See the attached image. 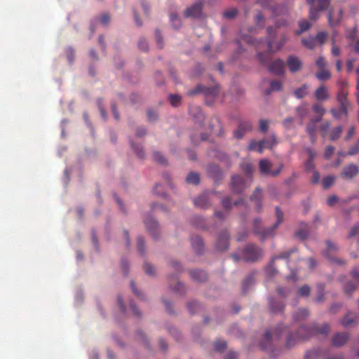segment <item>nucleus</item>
<instances>
[{
	"label": "nucleus",
	"mask_w": 359,
	"mask_h": 359,
	"mask_svg": "<svg viewBox=\"0 0 359 359\" xmlns=\"http://www.w3.org/2000/svg\"><path fill=\"white\" fill-rule=\"evenodd\" d=\"M329 332L330 327L328 324L326 323L321 325H302L294 334L289 330L287 326L278 325L274 330H266L264 332V337L260 341L259 345L263 350H272L280 337L283 335H287L285 346L290 348L299 341L306 340L317 334L327 335Z\"/></svg>",
	"instance_id": "1"
},
{
	"label": "nucleus",
	"mask_w": 359,
	"mask_h": 359,
	"mask_svg": "<svg viewBox=\"0 0 359 359\" xmlns=\"http://www.w3.org/2000/svg\"><path fill=\"white\" fill-rule=\"evenodd\" d=\"M262 255V250L255 245L251 244L245 246L243 250L233 255V257L236 261L239 259H243L247 262H254L257 260Z\"/></svg>",
	"instance_id": "2"
},
{
	"label": "nucleus",
	"mask_w": 359,
	"mask_h": 359,
	"mask_svg": "<svg viewBox=\"0 0 359 359\" xmlns=\"http://www.w3.org/2000/svg\"><path fill=\"white\" fill-rule=\"evenodd\" d=\"M278 142L274 135H271L268 137L261 141L252 140L249 144L248 149L257 151L262 154L264 149H271L277 144Z\"/></svg>",
	"instance_id": "3"
},
{
	"label": "nucleus",
	"mask_w": 359,
	"mask_h": 359,
	"mask_svg": "<svg viewBox=\"0 0 359 359\" xmlns=\"http://www.w3.org/2000/svg\"><path fill=\"white\" fill-rule=\"evenodd\" d=\"M271 162L268 159H262L259 161V169L262 174L271 177L277 176L282 169V165H280L276 170H272L271 169Z\"/></svg>",
	"instance_id": "4"
},
{
	"label": "nucleus",
	"mask_w": 359,
	"mask_h": 359,
	"mask_svg": "<svg viewBox=\"0 0 359 359\" xmlns=\"http://www.w3.org/2000/svg\"><path fill=\"white\" fill-rule=\"evenodd\" d=\"M306 1L311 4V8H310V13H309V18L311 20H316L319 15L318 11L320 10H323L327 7V6L330 4L329 0H318V10L316 9L314 7L313 3L315 0H306Z\"/></svg>",
	"instance_id": "5"
},
{
	"label": "nucleus",
	"mask_w": 359,
	"mask_h": 359,
	"mask_svg": "<svg viewBox=\"0 0 359 359\" xmlns=\"http://www.w3.org/2000/svg\"><path fill=\"white\" fill-rule=\"evenodd\" d=\"M326 246H327V249L324 252V255L325 257H327L330 260V262L333 264H339V265L344 264V262L343 260H341L339 258L332 257L328 253V252L334 253V252H337L339 250L338 246L335 243H332L331 241H327L326 243Z\"/></svg>",
	"instance_id": "6"
},
{
	"label": "nucleus",
	"mask_w": 359,
	"mask_h": 359,
	"mask_svg": "<svg viewBox=\"0 0 359 359\" xmlns=\"http://www.w3.org/2000/svg\"><path fill=\"white\" fill-rule=\"evenodd\" d=\"M295 251L294 249L293 250H291L290 251H287V252H282L280 253V255L273 257L272 259V263L270 264L266 269V273L267 276H273L276 274V269L273 265V263L276 260V259H288L290 255L293 253Z\"/></svg>",
	"instance_id": "7"
},
{
	"label": "nucleus",
	"mask_w": 359,
	"mask_h": 359,
	"mask_svg": "<svg viewBox=\"0 0 359 359\" xmlns=\"http://www.w3.org/2000/svg\"><path fill=\"white\" fill-rule=\"evenodd\" d=\"M202 3L201 1L196 2L193 6L189 7L184 11V15L187 18H198L201 15Z\"/></svg>",
	"instance_id": "8"
},
{
	"label": "nucleus",
	"mask_w": 359,
	"mask_h": 359,
	"mask_svg": "<svg viewBox=\"0 0 359 359\" xmlns=\"http://www.w3.org/2000/svg\"><path fill=\"white\" fill-rule=\"evenodd\" d=\"M349 336L344 332H338L332 338V345L336 347L344 346L348 341Z\"/></svg>",
	"instance_id": "9"
},
{
	"label": "nucleus",
	"mask_w": 359,
	"mask_h": 359,
	"mask_svg": "<svg viewBox=\"0 0 359 359\" xmlns=\"http://www.w3.org/2000/svg\"><path fill=\"white\" fill-rule=\"evenodd\" d=\"M252 126L248 121H241L238 127V129L234 131L233 135L236 139L241 138L247 132L250 131Z\"/></svg>",
	"instance_id": "10"
},
{
	"label": "nucleus",
	"mask_w": 359,
	"mask_h": 359,
	"mask_svg": "<svg viewBox=\"0 0 359 359\" xmlns=\"http://www.w3.org/2000/svg\"><path fill=\"white\" fill-rule=\"evenodd\" d=\"M314 97L318 101H326L330 95L328 89L325 85L320 86L314 93Z\"/></svg>",
	"instance_id": "11"
},
{
	"label": "nucleus",
	"mask_w": 359,
	"mask_h": 359,
	"mask_svg": "<svg viewBox=\"0 0 359 359\" xmlns=\"http://www.w3.org/2000/svg\"><path fill=\"white\" fill-rule=\"evenodd\" d=\"M287 66L290 71L294 73L301 69L302 62L296 56L290 55L287 59Z\"/></svg>",
	"instance_id": "12"
},
{
	"label": "nucleus",
	"mask_w": 359,
	"mask_h": 359,
	"mask_svg": "<svg viewBox=\"0 0 359 359\" xmlns=\"http://www.w3.org/2000/svg\"><path fill=\"white\" fill-rule=\"evenodd\" d=\"M347 93L342 90H341L338 95H337V100L339 102L340 105L341 106V111L344 114H347L348 112V102L346 98Z\"/></svg>",
	"instance_id": "13"
},
{
	"label": "nucleus",
	"mask_w": 359,
	"mask_h": 359,
	"mask_svg": "<svg viewBox=\"0 0 359 359\" xmlns=\"http://www.w3.org/2000/svg\"><path fill=\"white\" fill-rule=\"evenodd\" d=\"M246 185L240 176L234 175L232 177L231 187L236 192H241L245 188Z\"/></svg>",
	"instance_id": "14"
},
{
	"label": "nucleus",
	"mask_w": 359,
	"mask_h": 359,
	"mask_svg": "<svg viewBox=\"0 0 359 359\" xmlns=\"http://www.w3.org/2000/svg\"><path fill=\"white\" fill-rule=\"evenodd\" d=\"M194 204L200 208H207L210 205L209 196L207 194L201 195L194 200Z\"/></svg>",
	"instance_id": "15"
},
{
	"label": "nucleus",
	"mask_w": 359,
	"mask_h": 359,
	"mask_svg": "<svg viewBox=\"0 0 359 359\" xmlns=\"http://www.w3.org/2000/svg\"><path fill=\"white\" fill-rule=\"evenodd\" d=\"M320 121V117H316L310 121L306 127V132L310 135V139L312 142L315 141V133L316 131V123Z\"/></svg>",
	"instance_id": "16"
},
{
	"label": "nucleus",
	"mask_w": 359,
	"mask_h": 359,
	"mask_svg": "<svg viewBox=\"0 0 359 359\" xmlns=\"http://www.w3.org/2000/svg\"><path fill=\"white\" fill-rule=\"evenodd\" d=\"M144 222L149 231L151 232L153 236H155L156 231L158 229L157 222L151 216H147L144 219Z\"/></svg>",
	"instance_id": "17"
},
{
	"label": "nucleus",
	"mask_w": 359,
	"mask_h": 359,
	"mask_svg": "<svg viewBox=\"0 0 359 359\" xmlns=\"http://www.w3.org/2000/svg\"><path fill=\"white\" fill-rule=\"evenodd\" d=\"M358 172V168L353 164L348 165L345 167L341 175L346 179H351Z\"/></svg>",
	"instance_id": "18"
},
{
	"label": "nucleus",
	"mask_w": 359,
	"mask_h": 359,
	"mask_svg": "<svg viewBox=\"0 0 359 359\" xmlns=\"http://www.w3.org/2000/svg\"><path fill=\"white\" fill-rule=\"evenodd\" d=\"M284 63L280 60L273 62L269 66V70L276 74H282L284 72Z\"/></svg>",
	"instance_id": "19"
},
{
	"label": "nucleus",
	"mask_w": 359,
	"mask_h": 359,
	"mask_svg": "<svg viewBox=\"0 0 359 359\" xmlns=\"http://www.w3.org/2000/svg\"><path fill=\"white\" fill-rule=\"evenodd\" d=\"M262 198V191L259 188L255 189V192L250 197L251 201H255V208L257 211H260L262 208V205L261 203Z\"/></svg>",
	"instance_id": "20"
},
{
	"label": "nucleus",
	"mask_w": 359,
	"mask_h": 359,
	"mask_svg": "<svg viewBox=\"0 0 359 359\" xmlns=\"http://www.w3.org/2000/svg\"><path fill=\"white\" fill-rule=\"evenodd\" d=\"M188 311L192 313H201L203 311V305L196 300H192L187 304Z\"/></svg>",
	"instance_id": "21"
},
{
	"label": "nucleus",
	"mask_w": 359,
	"mask_h": 359,
	"mask_svg": "<svg viewBox=\"0 0 359 359\" xmlns=\"http://www.w3.org/2000/svg\"><path fill=\"white\" fill-rule=\"evenodd\" d=\"M191 242V246L196 252L200 253L203 248V244L201 237L198 236H192Z\"/></svg>",
	"instance_id": "22"
},
{
	"label": "nucleus",
	"mask_w": 359,
	"mask_h": 359,
	"mask_svg": "<svg viewBox=\"0 0 359 359\" xmlns=\"http://www.w3.org/2000/svg\"><path fill=\"white\" fill-rule=\"evenodd\" d=\"M309 88L310 87L309 85L304 84L294 91V95L298 99L303 98L309 94Z\"/></svg>",
	"instance_id": "23"
},
{
	"label": "nucleus",
	"mask_w": 359,
	"mask_h": 359,
	"mask_svg": "<svg viewBox=\"0 0 359 359\" xmlns=\"http://www.w3.org/2000/svg\"><path fill=\"white\" fill-rule=\"evenodd\" d=\"M228 235L226 233H224L222 234L217 241V248L219 250H225L228 248L229 246V241H228Z\"/></svg>",
	"instance_id": "24"
},
{
	"label": "nucleus",
	"mask_w": 359,
	"mask_h": 359,
	"mask_svg": "<svg viewBox=\"0 0 359 359\" xmlns=\"http://www.w3.org/2000/svg\"><path fill=\"white\" fill-rule=\"evenodd\" d=\"M342 11L339 10L338 11V13L337 15H335L333 11H330L328 14V21L331 26H335L337 25L341 18L342 15Z\"/></svg>",
	"instance_id": "25"
},
{
	"label": "nucleus",
	"mask_w": 359,
	"mask_h": 359,
	"mask_svg": "<svg viewBox=\"0 0 359 359\" xmlns=\"http://www.w3.org/2000/svg\"><path fill=\"white\" fill-rule=\"evenodd\" d=\"M190 276L196 281H203L206 279V273L201 270H191L190 271Z\"/></svg>",
	"instance_id": "26"
},
{
	"label": "nucleus",
	"mask_w": 359,
	"mask_h": 359,
	"mask_svg": "<svg viewBox=\"0 0 359 359\" xmlns=\"http://www.w3.org/2000/svg\"><path fill=\"white\" fill-rule=\"evenodd\" d=\"M318 70V72L316 74V77L319 81H327L331 78V73L327 68Z\"/></svg>",
	"instance_id": "27"
},
{
	"label": "nucleus",
	"mask_w": 359,
	"mask_h": 359,
	"mask_svg": "<svg viewBox=\"0 0 359 359\" xmlns=\"http://www.w3.org/2000/svg\"><path fill=\"white\" fill-rule=\"evenodd\" d=\"M341 324L345 327H355L358 325V322L355 318L351 316H344L341 320Z\"/></svg>",
	"instance_id": "28"
},
{
	"label": "nucleus",
	"mask_w": 359,
	"mask_h": 359,
	"mask_svg": "<svg viewBox=\"0 0 359 359\" xmlns=\"http://www.w3.org/2000/svg\"><path fill=\"white\" fill-rule=\"evenodd\" d=\"M287 38L283 36L281 39V41L276 46H273L272 42L271 41H267V47L269 50L271 52H275L278 50H279L283 45L286 42Z\"/></svg>",
	"instance_id": "29"
},
{
	"label": "nucleus",
	"mask_w": 359,
	"mask_h": 359,
	"mask_svg": "<svg viewBox=\"0 0 359 359\" xmlns=\"http://www.w3.org/2000/svg\"><path fill=\"white\" fill-rule=\"evenodd\" d=\"M187 182L189 184H197L200 182L199 175L197 173L191 172L187 177Z\"/></svg>",
	"instance_id": "30"
},
{
	"label": "nucleus",
	"mask_w": 359,
	"mask_h": 359,
	"mask_svg": "<svg viewBox=\"0 0 359 359\" xmlns=\"http://www.w3.org/2000/svg\"><path fill=\"white\" fill-rule=\"evenodd\" d=\"M313 111L318 115V117H320V119L322 118V116L325 113V108L322 106V104L319 103H316L312 106Z\"/></svg>",
	"instance_id": "31"
},
{
	"label": "nucleus",
	"mask_w": 359,
	"mask_h": 359,
	"mask_svg": "<svg viewBox=\"0 0 359 359\" xmlns=\"http://www.w3.org/2000/svg\"><path fill=\"white\" fill-rule=\"evenodd\" d=\"M270 307L273 312H282L284 309V306L282 303H276L273 300L270 301Z\"/></svg>",
	"instance_id": "32"
},
{
	"label": "nucleus",
	"mask_w": 359,
	"mask_h": 359,
	"mask_svg": "<svg viewBox=\"0 0 359 359\" xmlns=\"http://www.w3.org/2000/svg\"><path fill=\"white\" fill-rule=\"evenodd\" d=\"M276 222H275L274 225L273 226V229L277 228L280 225V224L282 222L283 219V213L278 207L276 208Z\"/></svg>",
	"instance_id": "33"
},
{
	"label": "nucleus",
	"mask_w": 359,
	"mask_h": 359,
	"mask_svg": "<svg viewBox=\"0 0 359 359\" xmlns=\"http://www.w3.org/2000/svg\"><path fill=\"white\" fill-rule=\"evenodd\" d=\"M302 43L308 48L312 49L316 46V39L313 37H309L308 39H303Z\"/></svg>",
	"instance_id": "34"
},
{
	"label": "nucleus",
	"mask_w": 359,
	"mask_h": 359,
	"mask_svg": "<svg viewBox=\"0 0 359 359\" xmlns=\"http://www.w3.org/2000/svg\"><path fill=\"white\" fill-rule=\"evenodd\" d=\"M215 351L218 352H223L226 348V343L225 341H217L214 345Z\"/></svg>",
	"instance_id": "35"
},
{
	"label": "nucleus",
	"mask_w": 359,
	"mask_h": 359,
	"mask_svg": "<svg viewBox=\"0 0 359 359\" xmlns=\"http://www.w3.org/2000/svg\"><path fill=\"white\" fill-rule=\"evenodd\" d=\"M310 287L306 285L299 287L298 290V294L301 297H308L310 294Z\"/></svg>",
	"instance_id": "36"
},
{
	"label": "nucleus",
	"mask_w": 359,
	"mask_h": 359,
	"mask_svg": "<svg viewBox=\"0 0 359 359\" xmlns=\"http://www.w3.org/2000/svg\"><path fill=\"white\" fill-rule=\"evenodd\" d=\"M318 294L316 297V301L318 302H322L324 299V286L319 285L317 287Z\"/></svg>",
	"instance_id": "37"
},
{
	"label": "nucleus",
	"mask_w": 359,
	"mask_h": 359,
	"mask_svg": "<svg viewBox=\"0 0 359 359\" xmlns=\"http://www.w3.org/2000/svg\"><path fill=\"white\" fill-rule=\"evenodd\" d=\"M282 88V83L278 81H273L270 83V90L268 93L271 91H279Z\"/></svg>",
	"instance_id": "38"
},
{
	"label": "nucleus",
	"mask_w": 359,
	"mask_h": 359,
	"mask_svg": "<svg viewBox=\"0 0 359 359\" xmlns=\"http://www.w3.org/2000/svg\"><path fill=\"white\" fill-rule=\"evenodd\" d=\"M335 177L333 176H327L323 180V184L325 189L329 188L334 182Z\"/></svg>",
	"instance_id": "39"
},
{
	"label": "nucleus",
	"mask_w": 359,
	"mask_h": 359,
	"mask_svg": "<svg viewBox=\"0 0 359 359\" xmlns=\"http://www.w3.org/2000/svg\"><path fill=\"white\" fill-rule=\"evenodd\" d=\"M316 66L318 69L327 68V63L323 57H319L316 62Z\"/></svg>",
	"instance_id": "40"
},
{
	"label": "nucleus",
	"mask_w": 359,
	"mask_h": 359,
	"mask_svg": "<svg viewBox=\"0 0 359 359\" xmlns=\"http://www.w3.org/2000/svg\"><path fill=\"white\" fill-rule=\"evenodd\" d=\"M170 20L172 22V26L175 28H178L181 25L180 20L179 19V17L176 14H171L170 15Z\"/></svg>",
	"instance_id": "41"
},
{
	"label": "nucleus",
	"mask_w": 359,
	"mask_h": 359,
	"mask_svg": "<svg viewBox=\"0 0 359 359\" xmlns=\"http://www.w3.org/2000/svg\"><path fill=\"white\" fill-rule=\"evenodd\" d=\"M341 133V127H337V128H334L331 132L330 137V140H337V138H339Z\"/></svg>",
	"instance_id": "42"
},
{
	"label": "nucleus",
	"mask_w": 359,
	"mask_h": 359,
	"mask_svg": "<svg viewBox=\"0 0 359 359\" xmlns=\"http://www.w3.org/2000/svg\"><path fill=\"white\" fill-rule=\"evenodd\" d=\"M299 25L300 27V31L298 32V34H300V33L309 29L311 27L310 23L307 20L299 21Z\"/></svg>",
	"instance_id": "43"
},
{
	"label": "nucleus",
	"mask_w": 359,
	"mask_h": 359,
	"mask_svg": "<svg viewBox=\"0 0 359 359\" xmlns=\"http://www.w3.org/2000/svg\"><path fill=\"white\" fill-rule=\"evenodd\" d=\"M170 101L172 106L177 107L180 103L181 97L177 95H170Z\"/></svg>",
	"instance_id": "44"
},
{
	"label": "nucleus",
	"mask_w": 359,
	"mask_h": 359,
	"mask_svg": "<svg viewBox=\"0 0 359 359\" xmlns=\"http://www.w3.org/2000/svg\"><path fill=\"white\" fill-rule=\"evenodd\" d=\"M254 283V279L252 276H248L243 283V290L244 292H246L247 288L252 285Z\"/></svg>",
	"instance_id": "45"
},
{
	"label": "nucleus",
	"mask_w": 359,
	"mask_h": 359,
	"mask_svg": "<svg viewBox=\"0 0 359 359\" xmlns=\"http://www.w3.org/2000/svg\"><path fill=\"white\" fill-rule=\"evenodd\" d=\"M131 288L134 294L141 299H145L144 294L139 290L133 283H131Z\"/></svg>",
	"instance_id": "46"
},
{
	"label": "nucleus",
	"mask_w": 359,
	"mask_h": 359,
	"mask_svg": "<svg viewBox=\"0 0 359 359\" xmlns=\"http://www.w3.org/2000/svg\"><path fill=\"white\" fill-rule=\"evenodd\" d=\"M130 144H131V147H133V149L137 153V156L140 158H142L144 156V152H143V149H142V147L140 145H137V147H135V145L133 141L130 142Z\"/></svg>",
	"instance_id": "47"
},
{
	"label": "nucleus",
	"mask_w": 359,
	"mask_h": 359,
	"mask_svg": "<svg viewBox=\"0 0 359 359\" xmlns=\"http://www.w3.org/2000/svg\"><path fill=\"white\" fill-rule=\"evenodd\" d=\"M241 167L248 174H250L252 172V166L249 162H243Z\"/></svg>",
	"instance_id": "48"
},
{
	"label": "nucleus",
	"mask_w": 359,
	"mask_h": 359,
	"mask_svg": "<svg viewBox=\"0 0 359 359\" xmlns=\"http://www.w3.org/2000/svg\"><path fill=\"white\" fill-rule=\"evenodd\" d=\"M237 15L236 8H231L224 13V16L226 18H233Z\"/></svg>",
	"instance_id": "49"
},
{
	"label": "nucleus",
	"mask_w": 359,
	"mask_h": 359,
	"mask_svg": "<svg viewBox=\"0 0 359 359\" xmlns=\"http://www.w3.org/2000/svg\"><path fill=\"white\" fill-rule=\"evenodd\" d=\"M144 269L148 275L152 276L155 273V268L150 264H145Z\"/></svg>",
	"instance_id": "50"
},
{
	"label": "nucleus",
	"mask_w": 359,
	"mask_h": 359,
	"mask_svg": "<svg viewBox=\"0 0 359 359\" xmlns=\"http://www.w3.org/2000/svg\"><path fill=\"white\" fill-rule=\"evenodd\" d=\"M330 127V123L329 122L323 123L320 126V131L323 137H326L327 133Z\"/></svg>",
	"instance_id": "51"
},
{
	"label": "nucleus",
	"mask_w": 359,
	"mask_h": 359,
	"mask_svg": "<svg viewBox=\"0 0 359 359\" xmlns=\"http://www.w3.org/2000/svg\"><path fill=\"white\" fill-rule=\"evenodd\" d=\"M331 113H332V116L336 118H339L344 115L346 116V114H344L341 111V105H340V108L338 111L336 109H331Z\"/></svg>",
	"instance_id": "52"
},
{
	"label": "nucleus",
	"mask_w": 359,
	"mask_h": 359,
	"mask_svg": "<svg viewBox=\"0 0 359 359\" xmlns=\"http://www.w3.org/2000/svg\"><path fill=\"white\" fill-rule=\"evenodd\" d=\"M257 57L260 61V62L262 64V65H265L268 60V58H269V54L268 53H259L257 55Z\"/></svg>",
	"instance_id": "53"
},
{
	"label": "nucleus",
	"mask_w": 359,
	"mask_h": 359,
	"mask_svg": "<svg viewBox=\"0 0 359 359\" xmlns=\"http://www.w3.org/2000/svg\"><path fill=\"white\" fill-rule=\"evenodd\" d=\"M242 40L246 43L255 44L256 46L262 42V40H255L252 39V37H243Z\"/></svg>",
	"instance_id": "54"
},
{
	"label": "nucleus",
	"mask_w": 359,
	"mask_h": 359,
	"mask_svg": "<svg viewBox=\"0 0 359 359\" xmlns=\"http://www.w3.org/2000/svg\"><path fill=\"white\" fill-rule=\"evenodd\" d=\"M138 47L140 50L146 51L148 49L147 41L145 39H140L138 43Z\"/></svg>",
	"instance_id": "55"
},
{
	"label": "nucleus",
	"mask_w": 359,
	"mask_h": 359,
	"mask_svg": "<svg viewBox=\"0 0 359 359\" xmlns=\"http://www.w3.org/2000/svg\"><path fill=\"white\" fill-rule=\"evenodd\" d=\"M355 289V285L351 283L346 284L344 287V291L346 294H351Z\"/></svg>",
	"instance_id": "56"
},
{
	"label": "nucleus",
	"mask_w": 359,
	"mask_h": 359,
	"mask_svg": "<svg viewBox=\"0 0 359 359\" xmlns=\"http://www.w3.org/2000/svg\"><path fill=\"white\" fill-rule=\"evenodd\" d=\"M297 111L298 114H299L301 117H304V116H306V114H308V110H307V109L306 108V107H304V106L299 107L297 109Z\"/></svg>",
	"instance_id": "57"
},
{
	"label": "nucleus",
	"mask_w": 359,
	"mask_h": 359,
	"mask_svg": "<svg viewBox=\"0 0 359 359\" xmlns=\"http://www.w3.org/2000/svg\"><path fill=\"white\" fill-rule=\"evenodd\" d=\"M137 248H138L139 251L142 253L144 251V238L142 237H139L137 238Z\"/></svg>",
	"instance_id": "58"
},
{
	"label": "nucleus",
	"mask_w": 359,
	"mask_h": 359,
	"mask_svg": "<svg viewBox=\"0 0 359 359\" xmlns=\"http://www.w3.org/2000/svg\"><path fill=\"white\" fill-rule=\"evenodd\" d=\"M269 128V123L266 121L261 120L259 122V129L262 132H266Z\"/></svg>",
	"instance_id": "59"
},
{
	"label": "nucleus",
	"mask_w": 359,
	"mask_h": 359,
	"mask_svg": "<svg viewBox=\"0 0 359 359\" xmlns=\"http://www.w3.org/2000/svg\"><path fill=\"white\" fill-rule=\"evenodd\" d=\"M325 38H326V34L325 32H319L317 34L316 38L315 39H316V41H318L320 42V43L322 44L324 43Z\"/></svg>",
	"instance_id": "60"
},
{
	"label": "nucleus",
	"mask_w": 359,
	"mask_h": 359,
	"mask_svg": "<svg viewBox=\"0 0 359 359\" xmlns=\"http://www.w3.org/2000/svg\"><path fill=\"white\" fill-rule=\"evenodd\" d=\"M172 290L176 292H184V286L182 283L177 281L175 287L172 288Z\"/></svg>",
	"instance_id": "61"
},
{
	"label": "nucleus",
	"mask_w": 359,
	"mask_h": 359,
	"mask_svg": "<svg viewBox=\"0 0 359 359\" xmlns=\"http://www.w3.org/2000/svg\"><path fill=\"white\" fill-rule=\"evenodd\" d=\"M309 232L307 229H302L297 232V236L302 239H305L308 236Z\"/></svg>",
	"instance_id": "62"
},
{
	"label": "nucleus",
	"mask_w": 359,
	"mask_h": 359,
	"mask_svg": "<svg viewBox=\"0 0 359 359\" xmlns=\"http://www.w3.org/2000/svg\"><path fill=\"white\" fill-rule=\"evenodd\" d=\"M305 168H306V171H313V169H314L313 160L309 159L308 161L305 164Z\"/></svg>",
	"instance_id": "63"
},
{
	"label": "nucleus",
	"mask_w": 359,
	"mask_h": 359,
	"mask_svg": "<svg viewBox=\"0 0 359 359\" xmlns=\"http://www.w3.org/2000/svg\"><path fill=\"white\" fill-rule=\"evenodd\" d=\"M359 232V225L354 226L351 231H349L348 236L353 237L355 236Z\"/></svg>",
	"instance_id": "64"
}]
</instances>
